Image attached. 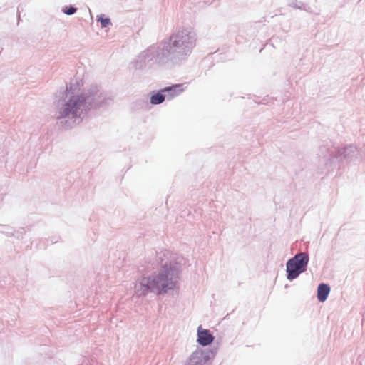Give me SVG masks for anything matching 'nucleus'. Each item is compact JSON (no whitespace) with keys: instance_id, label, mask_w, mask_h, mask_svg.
<instances>
[{"instance_id":"obj_5","label":"nucleus","mask_w":365,"mask_h":365,"mask_svg":"<svg viewBox=\"0 0 365 365\" xmlns=\"http://www.w3.org/2000/svg\"><path fill=\"white\" fill-rule=\"evenodd\" d=\"M309 257L307 252H297L286 263L287 279L292 281L307 270Z\"/></svg>"},{"instance_id":"obj_14","label":"nucleus","mask_w":365,"mask_h":365,"mask_svg":"<svg viewBox=\"0 0 365 365\" xmlns=\"http://www.w3.org/2000/svg\"><path fill=\"white\" fill-rule=\"evenodd\" d=\"M62 11L66 15H73L77 11V8L73 5L63 7Z\"/></svg>"},{"instance_id":"obj_11","label":"nucleus","mask_w":365,"mask_h":365,"mask_svg":"<svg viewBox=\"0 0 365 365\" xmlns=\"http://www.w3.org/2000/svg\"><path fill=\"white\" fill-rule=\"evenodd\" d=\"M288 5L294 9H302L308 13H312V10L310 6L297 0L291 1Z\"/></svg>"},{"instance_id":"obj_2","label":"nucleus","mask_w":365,"mask_h":365,"mask_svg":"<svg viewBox=\"0 0 365 365\" xmlns=\"http://www.w3.org/2000/svg\"><path fill=\"white\" fill-rule=\"evenodd\" d=\"M197 36L191 28L179 29L167 41L149 46L142 51L134 62L137 69L147 64H179L186 60L196 45Z\"/></svg>"},{"instance_id":"obj_1","label":"nucleus","mask_w":365,"mask_h":365,"mask_svg":"<svg viewBox=\"0 0 365 365\" xmlns=\"http://www.w3.org/2000/svg\"><path fill=\"white\" fill-rule=\"evenodd\" d=\"M56 103L55 117L58 126L68 129L79 123L91 110L108 104L112 98L101 86L92 85L81 92L74 93L71 86L61 93Z\"/></svg>"},{"instance_id":"obj_10","label":"nucleus","mask_w":365,"mask_h":365,"mask_svg":"<svg viewBox=\"0 0 365 365\" xmlns=\"http://www.w3.org/2000/svg\"><path fill=\"white\" fill-rule=\"evenodd\" d=\"M150 103L152 105H159L165 101V96L162 89L150 92Z\"/></svg>"},{"instance_id":"obj_7","label":"nucleus","mask_w":365,"mask_h":365,"mask_svg":"<svg viewBox=\"0 0 365 365\" xmlns=\"http://www.w3.org/2000/svg\"><path fill=\"white\" fill-rule=\"evenodd\" d=\"M214 340L213 336L209 329H202V326L197 328V342L202 346H206L212 344Z\"/></svg>"},{"instance_id":"obj_12","label":"nucleus","mask_w":365,"mask_h":365,"mask_svg":"<svg viewBox=\"0 0 365 365\" xmlns=\"http://www.w3.org/2000/svg\"><path fill=\"white\" fill-rule=\"evenodd\" d=\"M96 20L100 22L101 28H107L109 25H111L110 19L103 14L97 16Z\"/></svg>"},{"instance_id":"obj_13","label":"nucleus","mask_w":365,"mask_h":365,"mask_svg":"<svg viewBox=\"0 0 365 365\" xmlns=\"http://www.w3.org/2000/svg\"><path fill=\"white\" fill-rule=\"evenodd\" d=\"M0 232L3 234H5L6 236L14 235V230L12 227L0 224Z\"/></svg>"},{"instance_id":"obj_4","label":"nucleus","mask_w":365,"mask_h":365,"mask_svg":"<svg viewBox=\"0 0 365 365\" xmlns=\"http://www.w3.org/2000/svg\"><path fill=\"white\" fill-rule=\"evenodd\" d=\"M320 155H322L323 162L324 163L327 170L333 169L337 164L346 160L351 161L354 158L356 157V148L352 145L347 147L337 149L332 145H322L319 148Z\"/></svg>"},{"instance_id":"obj_9","label":"nucleus","mask_w":365,"mask_h":365,"mask_svg":"<svg viewBox=\"0 0 365 365\" xmlns=\"http://www.w3.org/2000/svg\"><path fill=\"white\" fill-rule=\"evenodd\" d=\"M330 292V287L325 283H320L317 287V299L320 302L327 300Z\"/></svg>"},{"instance_id":"obj_3","label":"nucleus","mask_w":365,"mask_h":365,"mask_svg":"<svg viewBox=\"0 0 365 365\" xmlns=\"http://www.w3.org/2000/svg\"><path fill=\"white\" fill-rule=\"evenodd\" d=\"M179 274L177 264L166 262L160 269L140 278L135 284V292L138 297H145L149 293L164 294L174 289Z\"/></svg>"},{"instance_id":"obj_8","label":"nucleus","mask_w":365,"mask_h":365,"mask_svg":"<svg viewBox=\"0 0 365 365\" xmlns=\"http://www.w3.org/2000/svg\"><path fill=\"white\" fill-rule=\"evenodd\" d=\"M183 86L182 83L173 84L163 88L162 91L165 96V100L170 101L179 96L184 91Z\"/></svg>"},{"instance_id":"obj_15","label":"nucleus","mask_w":365,"mask_h":365,"mask_svg":"<svg viewBox=\"0 0 365 365\" xmlns=\"http://www.w3.org/2000/svg\"><path fill=\"white\" fill-rule=\"evenodd\" d=\"M25 233V230L24 228L20 229L17 232H14V237H16L17 239H22L23 235Z\"/></svg>"},{"instance_id":"obj_6","label":"nucleus","mask_w":365,"mask_h":365,"mask_svg":"<svg viewBox=\"0 0 365 365\" xmlns=\"http://www.w3.org/2000/svg\"><path fill=\"white\" fill-rule=\"evenodd\" d=\"M217 353V348H197L187 358L184 365H210Z\"/></svg>"}]
</instances>
